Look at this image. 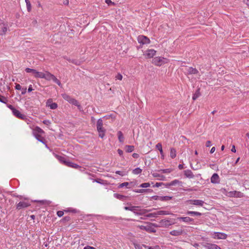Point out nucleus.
Returning <instances> with one entry per match:
<instances>
[{
  "label": "nucleus",
  "instance_id": "46",
  "mask_svg": "<svg viewBox=\"0 0 249 249\" xmlns=\"http://www.w3.org/2000/svg\"><path fill=\"white\" fill-rule=\"evenodd\" d=\"M72 165L73 166H72V167H73V168L79 169L80 171H83L84 170L83 169H82V167L81 166H79L77 164H75V163H73Z\"/></svg>",
  "mask_w": 249,
  "mask_h": 249
},
{
  "label": "nucleus",
  "instance_id": "19",
  "mask_svg": "<svg viewBox=\"0 0 249 249\" xmlns=\"http://www.w3.org/2000/svg\"><path fill=\"white\" fill-rule=\"evenodd\" d=\"M198 73V71L196 68H193L192 67H189L187 70L188 74H197Z\"/></svg>",
  "mask_w": 249,
  "mask_h": 249
},
{
  "label": "nucleus",
  "instance_id": "26",
  "mask_svg": "<svg viewBox=\"0 0 249 249\" xmlns=\"http://www.w3.org/2000/svg\"><path fill=\"white\" fill-rule=\"evenodd\" d=\"M56 157L57 159V160L59 161H60L61 162L64 163V164H65V163H66L67 160H66V159L64 157H62L61 156L56 155Z\"/></svg>",
  "mask_w": 249,
  "mask_h": 249
},
{
  "label": "nucleus",
  "instance_id": "6",
  "mask_svg": "<svg viewBox=\"0 0 249 249\" xmlns=\"http://www.w3.org/2000/svg\"><path fill=\"white\" fill-rule=\"evenodd\" d=\"M175 222L173 221V219H162L160 221V227H167L170 225L174 224Z\"/></svg>",
  "mask_w": 249,
  "mask_h": 249
},
{
  "label": "nucleus",
  "instance_id": "59",
  "mask_svg": "<svg viewBox=\"0 0 249 249\" xmlns=\"http://www.w3.org/2000/svg\"><path fill=\"white\" fill-rule=\"evenodd\" d=\"M84 249H96L95 248L89 246H86Z\"/></svg>",
  "mask_w": 249,
  "mask_h": 249
},
{
  "label": "nucleus",
  "instance_id": "45",
  "mask_svg": "<svg viewBox=\"0 0 249 249\" xmlns=\"http://www.w3.org/2000/svg\"><path fill=\"white\" fill-rule=\"evenodd\" d=\"M157 215H158V214L157 213V212H154L147 214L146 216L148 217H156Z\"/></svg>",
  "mask_w": 249,
  "mask_h": 249
},
{
  "label": "nucleus",
  "instance_id": "55",
  "mask_svg": "<svg viewBox=\"0 0 249 249\" xmlns=\"http://www.w3.org/2000/svg\"><path fill=\"white\" fill-rule=\"evenodd\" d=\"M15 88L17 90H20L21 89V87L19 84H17L16 85Z\"/></svg>",
  "mask_w": 249,
  "mask_h": 249
},
{
  "label": "nucleus",
  "instance_id": "15",
  "mask_svg": "<svg viewBox=\"0 0 249 249\" xmlns=\"http://www.w3.org/2000/svg\"><path fill=\"white\" fill-rule=\"evenodd\" d=\"M34 135L36 138L39 142H41L42 143L45 144L46 146H47L46 144V141L44 137H42L40 134L34 133Z\"/></svg>",
  "mask_w": 249,
  "mask_h": 249
},
{
  "label": "nucleus",
  "instance_id": "30",
  "mask_svg": "<svg viewBox=\"0 0 249 249\" xmlns=\"http://www.w3.org/2000/svg\"><path fill=\"white\" fill-rule=\"evenodd\" d=\"M118 136L119 142H124V137L123 136V134L122 131H119L118 132Z\"/></svg>",
  "mask_w": 249,
  "mask_h": 249
},
{
  "label": "nucleus",
  "instance_id": "8",
  "mask_svg": "<svg viewBox=\"0 0 249 249\" xmlns=\"http://www.w3.org/2000/svg\"><path fill=\"white\" fill-rule=\"evenodd\" d=\"M139 228L142 230H144L145 231H147L148 232H156V230L154 228L152 227L150 223H148V224L146 226H138Z\"/></svg>",
  "mask_w": 249,
  "mask_h": 249
},
{
  "label": "nucleus",
  "instance_id": "25",
  "mask_svg": "<svg viewBox=\"0 0 249 249\" xmlns=\"http://www.w3.org/2000/svg\"><path fill=\"white\" fill-rule=\"evenodd\" d=\"M186 213L189 215H196V216H201L202 215V213L197 212H195V211H187Z\"/></svg>",
  "mask_w": 249,
  "mask_h": 249
},
{
  "label": "nucleus",
  "instance_id": "34",
  "mask_svg": "<svg viewBox=\"0 0 249 249\" xmlns=\"http://www.w3.org/2000/svg\"><path fill=\"white\" fill-rule=\"evenodd\" d=\"M210 166L213 170L218 171L219 170L218 165L215 163L210 164Z\"/></svg>",
  "mask_w": 249,
  "mask_h": 249
},
{
  "label": "nucleus",
  "instance_id": "20",
  "mask_svg": "<svg viewBox=\"0 0 249 249\" xmlns=\"http://www.w3.org/2000/svg\"><path fill=\"white\" fill-rule=\"evenodd\" d=\"M0 26H1V32L0 33V35H3L6 34L7 31V25H5L4 23H1L0 24Z\"/></svg>",
  "mask_w": 249,
  "mask_h": 249
},
{
  "label": "nucleus",
  "instance_id": "53",
  "mask_svg": "<svg viewBox=\"0 0 249 249\" xmlns=\"http://www.w3.org/2000/svg\"><path fill=\"white\" fill-rule=\"evenodd\" d=\"M116 78L120 80H121L123 78V76L120 73H118L116 76Z\"/></svg>",
  "mask_w": 249,
  "mask_h": 249
},
{
  "label": "nucleus",
  "instance_id": "12",
  "mask_svg": "<svg viewBox=\"0 0 249 249\" xmlns=\"http://www.w3.org/2000/svg\"><path fill=\"white\" fill-rule=\"evenodd\" d=\"M188 203L196 206H202L204 202L201 200H189Z\"/></svg>",
  "mask_w": 249,
  "mask_h": 249
},
{
  "label": "nucleus",
  "instance_id": "9",
  "mask_svg": "<svg viewBox=\"0 0 249 249\" xmlns=\"http://www.w3.org/2000/svg\"><path fill=\"white\" fill-rule=\"evenodd\" d=\"M138 41L139 43L143 45L150 43V40L147 37L145 36H139L138 37Z\"/></svg>",
  "mask_w": 249,
  "mask_h": 249
},
{
  "label": "nucleus",
  "instance_id": "37",
  "mask_svg": "<svg viewBox=\"0 0 249 249\" xmlns=\"http://www.w3.org/2000/svg\"><path fill=\"white\" fill-rule=\"evenodd\" d=\"M156 148L160 151L161 155L163 154V150L162 149V145L160 143H158L156 145Z\"/></svg>",
  "mask_w": 249,
  "mask_h": 249
},
{
  "label": "nucleus",
  "instance_id": "47",
  "mask_svg": "<svg viewBox=\"0 0 249 249\" xmlns=\"http://www.w3.org/2000/svg\"><path fill=\"white\" fill-rule=\"evenodd\" d=\"M231 193L232 194V196H239L238 195L240 194L241 193L239 192L234 191L231 192Z\"/></svg>",
  "mask_w": 249,
  "mask_h": 249
},
{
  "label": "nucleus",
  "instance_id": "24",
  "mask_svg": "<svg viewBox=\"0 0 249 249\" xmlns=\"http://www.w3.org/2000/svg\"><path fill=\"white\" fill-rule=\"evenodd\" d=\"M201 95L200 92V88H198L195 94H194L192 99L193 100H196L199 96H200Z\"/></svg>",
  "mask_w": 249,
  "mask_h": 249
},
{
  "label": "nucleus",
  "instance_id": "32",
  "mask_svg": "<svg viewBox=\"0 0 249 249\" xmlns=\"http://www.w3.org/2000/svg\"><path fill=\"white\" fill-rule=\"evenodd\" d=\"M25 71L28 73L32 72L34 75V76L37 71L35 69H32L28 68L25 69Z\"/></svg>",
  "mask_w": 249,
  "mask_h": 249
},
{
  "label": "nucleus",
  "instance_id": "22",
  "mask_svg": "<svg viewBox=\"0 0 249 249\" xmlns=\"http://www.w3.org/2000/svg\"><path fill=\"white\" fill-rule=\"evenodd\" d=\"M182 233V230H173L170 231V234L173 236H178Z\"/></svg>",
  "mask_w": 249,
  "mask_h": 249
},
{
  "label": "nucleus",
  "instance_id": "27",
  "mask_svg": "<svg viewBox=\"0 0 249 249\" xmlns=\"http://www.w3.org/2000/svg\"><path fill=\"white\" fill-rule=\"evenodd\" d=\"M153 176L154 177H156V178H159V179L160 180H164L165 179V177H164L163 175H160L159 173H158L157 172H154L153 174Z\"/></svg>",
  "mask_w": 249,
  "mask_h": 249
},
{
  "label": "nucleus",
  "instance_id": "44",
  "mask_svg": "<svg viewBox=\"0 0 249 249\" xmlns=\"http://www.w3.org/2000/svg\"><path fill=\"white\" fill-rule=\"evenodd\" d=\"M50 107V108L52 109H56L57 107V105L55 103H53L51 104L48 105Z\"/></svg>",
  "mask_w": 249,
  "mask_h": 249
},
{
  "label": "nucleus",
  "instance_id": "43",
  "mask_svg": "<svg viewBox=\"0 0 249 249\" xmlns=\"http://www.w3.org/2000/svg\"><path fill=\"white\" fill-rule=\"evenodd\" d=\"M0 102L6 104L7 102V99L5 97L0 95Z\"/></svg>",
  "mask_w": 249,
  "mask_h": 249
},
{
  "label": "nucleus",
  "instance_id": "7",
  "mask_svg": "<svg viewBox=\"0 0 249 249\" xmlns=\"http://www.w3.org/2000/svg\"><path fill=\"white\" fill-rule=\"evenodd\" d=\"M164 60L167 59L164 57H155L152 60V63L156 66H160L162 64L166 63L164 61Z\"/></svg>",
  "mask_w": 249,
  "mask_h": 249
},
{
  "label": "nucleus",
  "instance_id": "62",
  "mask_svg": "<svg viewBox=\"0 0 249 249\" xmlns=\"http://www.w3.org/2000/svg\"><path fill=\"white\" fill-rule=\"evenodd\" d=\"M71 63L75 64V65H79L78 61L76 60H72L71 61Z\"/></svg>",
  "mask_w": 249,
  "mask_h": 249
},
{
  "label": "nucleus",
  "instance_id": "31",
  "mask_svg": "<svg viewBox=\"0 0 249 249\" xmlns=\"http://www.w3.org/2000/svg\"><path fill=\"white\" fill-rule=\"evenodd\" d=\"M34 133H37V134H44L45 133L44 131L38 126H36L34 129Z\"/></svg>",
  "mask_w": 249,
  "mask_h": 249
},
{
  "label": "nucleus",
  "instance_id": "61",
  "mask_svg": "<svg viewBox=\"0 0 249 249\" xmlns=\"http://www.w3.org/2000/svg\"><path fill=\"white\" fill-rule=\"evenodd\" d=\"M106 2L108 5L110 4H114V3L112 2L111 0H106Z\"/></svg>",
  "mask_w": 249,
  "mask_h": 249
},
{
  "label": "nucleus",
  "instance_id": "49",
  "mask_svg": "<svg viewBox=\"0 0 249 249\" xmlns=\"http://www.w3.org/2000/svg\"><path fill=\"white\" fill-rule=\"evenodd\" d=\"M27 5V8L28 12H30L31 10V4L30 2H27L26 4Z\"/></svg>",
  "mask_w": 249,
  "mask_h": 249
},
{
  "label": "nucleus",
  "instance_id": "58",
  "mask_svg": "<svg viewBox=\"0 0 249 249\" xmlns=\"http://www.w3.org/2000/svg\"><path fill=\"white\" fill-rule=\"evenodd\" d=\"M150 225H151V226L152 227H160V225H157V224H155V223H150Z\"/></svg>",
  "mask_w": 249,
  "mask_h": 249
},
{
  "label": "nucleus",
  "instance_id": "16",
  "mask_svg": "<svg viewBox=\"0 0 249 249\" xmlns=\"http://www.w3.org/2000/svg\"><path fill=\"white\" fill-rule=\"evenodd\" d=\"M220 181V178L216 173L213 174L211 178V182L213 183H218Z\"/></svg>",
  "mask_w": 249,
  "mask_h": 249
},
{
  "label": "nucleus",
  "instance_id": "35",
  "mask_svg": "<svg viewBox=\"0 0 249 249\" xmlns=\"http://www.w3.org/2000/svg\"><path fill=\"white\" fill-rule=\"evenodd\" d=\"M157 213L158 214V215H167L170 214L168 211H159L157 212Z\"/></svg>",
  "mask_w": 249,
  "mask_h": 249
},
{
  "label": "nucleus",
  "instance_id": "17",
  "mask_svg": "<svg viewBox=\"0 0 249 249\" xmlns=\"http://www.w3.org/2000/svg\"><path fill=\"white\" fill-rule=\"evenodd\" d=\"M132 184H133V183L132 182H125L120 184L118 186V188H122L124 187H125L127 188H130L132 186Z\"/></svg>",
  "mask_w": 249,
  "mask_h": 249
},
{
  "label": "nucleus",
  "instance_id": "56",
  "mask_svg": "<svg viewBox=\"0 0 249 249\" xmlns=\"http://www.w3.org/2000/svg\"><path fill=\"white\" fill-rule=\"evenodd\" d=\"M118 152V154H119V155L120 156H122L123 155V151L120 149H118V150H117Z\"/></svg>",
  "mask_w": 249,
  "mask_h": 249
},
{
  "label": "nucleus",
  "instance_id": "11",
  "mask_svg": "<svg viewBox=\"0 0 249 249\" xmlns=\"http://www.w3.org/2000/svg\"><path fill=\"white\" fill-rule=\"evenodd\" d=\"M202 245L205 248L208 249H221L217 245L213 244L208 243H203Z\"/></svg>",
  "mask_w": 249,
  "mask_h": 249
},
{
  "label": "nucleus",
  "instance_id": "41",
  "mask_svg": "<svg viewBox=\"0 0 249 249\" xmlns=\"http://www.w3.org/2000/svg\"><path fill=\"white\" fill-rule=\"evenodd\" d=\"M150 183L149 182L143 183L141 184L139 187L142 188H147L150 186Z\"/></svg>",
  "mask_w": 249,
  "mask_h": 249
},
{
  "label": "nucleus",
  "instance_id": "18",
  "mask_svg": "<svg viewBox=\"0 0 249 249\" xmlns=\"http://www.w3.org/2000/svg\"><path fill=\"white\" fill-rule=\"evenodd\" d=\"M178 219L181 220L187 223H189L194 221V219L191 218L189 217H178Z\"/></svg>",
  "mask_w": 249,
  "mask_h": 249
},
{
  "label": "nucleus",
  "instance_id": "38",
  "mask_svg": "<svg viewBox=\"0 0 249 249\" xmlns=\"http://www.w3.org/2000/svg\"><path fill=\"white\" fill-rule=\"evenodd\" d=\"M172 198V197L169 196H164L160 197V200L161 201H168Z\"/></svg>",
  "mask_w": 249,
  "mask_h": 249
},
{
  "label": "nucleus",
  "instance_id": "50",
  "mask_svg": "<svg viewBox=\"0 0 249 249\" xmlns=\"http://www.w3.org/2000/svg\"><path fill=\"white\" fill-rule=\"evenodd\" d=\"M57 214L58 216L61 217L64 214V212L62 211H59L57 212Z\"/></svg>",
  "mask_w": 249,
  "mask_h": 249
},
{
  "label": "nucleus",
  "instance_id": "23",
  "mask_svg": "<svg viewBox=\"0 0 249 249\" xmlns=\"http://www.w3.org/2000/svg\"><path fill=\"white\" fill-rule=\"evenodd\" d=\"M114 196L116 198L121 200H125L126 199V198H127V196H125L120 195L119 194H116V193L114 194Z\"/></svg>",
  "mask_w": 249,
  "mask_h": 249
},
{
  "label": "nucleus",
  "instance_id": "48",
  "mask_svg": "<svg viewBox=\"0 0 249 249\" xmlns=\"http://www.w3.org/2000/svg\"><path fill=\"white\" fill-rule=\"evenodd\" d=\"M95 181L97 182V183H100V184H104V180L103 179H101L100 178H97L95 180Z\"/></svg>",
  "mask_w": 249,
  "mask_h": 249
},
{
  "label": "nucleus",
  "instance_id": "57",
  "mask_svg": "<svg viewBox=\"0 0 249 249\" xmlns=\"http://www.w3.org/2000/svg\"><path fill=\"white\" fill-rule=\"evenodd\" d=\"M160 196H153L152 197V198L153 199H155V200H158V199L160 200Z\"/></svg>",
  "mask_w": 249,
  "mask_h": 249
},
{
  "label": "nucleus",
  "instance_id": "10",
  "mask_svg": "<svg viewBox=\"0 0 249 249\" xmlns=\"http://www.w3.org/2000/svg\"><path fill=\"white\" fill-rule=\"evenodd\" d=\"M227 234L222 232H214L213 234V238L218 239H225L227 238Z\"/></svg>",
  "mask_w": 249,
  "mask_h": 249
},
{
  "label": "nucleus",
  "instance_id": "14",
  "mask_svg": "<svg viewBox=\"0 0 249 249\" xmlns=\"http://www.w3.org/2000/svg\"><path fill=\"white\" fill-rule=\"evenodd\" d=\"M30 205V204L24 201L19 202L16 206V209L20 210L23 208H27Z\"/></svg>",
  "mask_w": 249,
  "mask_h": 249
},
{
  "label": "nucleus",
  "instance_id": "21",
  "mask_svg": "<svg viewBox=\"0 0 249 249\" xmlns=\"http://www.w3.org/2000/svg\"><path fill=\"white\" fill-rule=\"evenodd\" d=\"M153 190L150 189H138L134 191V192L136 193H152L153 192Z\"/></svg>",
  "mask_w": 249,
  "mask_h": 249
},
{
  "label": "nucleus",
  "instance_id": "51",
  "mask_svg": "<svg viewBox=\"0 0 249 249\" xmlns=\"http://www.w3.org/2000/svg\"><path fill=\"white\" fill-rule=\"evenodd\" d=\"M73 162H71V161H68V160H67V161L66 163H65V165H67V166H68L71 167H72V166H73V165H73Z\"/></svg>",
  "mask_w": 249,
  "mask_h": 249
},
{
  "label": "nucleus",
  "instance_id": "4",
  "mask_svg": "<svg viewBox=\"0 0 249 249\" xmlns=\"http://www.w3.org/2000/svg\"><path fill=\"white\" fill-rule=\"evenodd\" d=\"M7 107L10 109L13 113V114L18 118L25 120L26 119V116L23 114H22L19 111L16 109L12 105H7Z\"/></svg>",
  "mask_w": 249,
  "mask_h": 249
},
{
  "label": "nucleus",
  "instance_id": "28",
  "mask_svg": "<svg viewBox=\"0 0 249 249\" xmlns=\"http://www.w3.org/2000/svg\"><path fill=\"white\" fill-rule=\"evenodd\" d=\"M170 157L172 159H174L176 157V150L175 148H171L170 149Z\"/></svg>",
  "mask_w": 249,
  "mask_h": 249
},
{
  "label": "nucleus",
  "instance_id": "1",
  "mask_svg": "<svg viewBox=\"0 0 249 249\" xmlns=\"http://www.w3.org/2000/svg\"><path fill=\"white\" fill-rule=\"evenodd\" d=\"M165 185L166 187H168L170 186H176L178 185L179 187L182 186V183L181 181H179L178 179H175L170 183H167L166 184H164L162 182H157L155 185L153 186V187H159L160 186H161V185Z\"/></svg>",
  "mask_w": 249,
  "mask_h": 249
},
{
  "label": "nucleus",
  "instance_id": "60",
  "mask_svg": "<svg viewBox=\"0 0 249 249\" xmlns=\"http://www.w3.org/2000/svg\"><path fill=\"white\" fill-rule=\"evenodd\" d=\"M211 142L210 141H208L206 142V147H210L211 145Z\"/></svg>",
  "mask_w": 249,
  "mask_h": 249
},
{
  "label": "nucleus",
  "instance_id": "39",
  "mask_svg": "<svg viewBox=\"0 0 249 249\" xmlns=\"http://www.w3.org/2000/svg\"><path fill=\"white\" fill-rule=\"evenodd\" d=\"M62 97L64 99L69 102V101L71 99V96H70L69 95L64 93L62 94Z\"/></svg>",
  "mask_w": 249,
  "mask_h": 249
},
{
  "label": "nucleus",
  "instance_id": "40",
  "mask_svg": "<svg viewBox=\"0 0 249 249\" xmlns=\"http://www.w3.org/2000/svg\"><path fill=\"white\" fill-rule=\"evenodd\" d=\"M147 248V247L144 245H140L138 244H135V248L136 249H142V247Z\"/></svg>",
  "mask_w": 249,
  "mask_h": 249
},
{
  "label": "nucleus",
  "instance_id": "52",
  "mask_svg": "<svg viewBox=\"0 0 249 249\" xmlns=\"http://www.w3.org/2000/svg\"><path fill=\"white\" fill-rule=\"evenodd\" d=\"M62 220L65 222H68L71 220V217L70 216H65Z\"/></svg>",
  "mask_w": 249,
  "mask_h": 249
},
{
  "label": "nucleus",
  "instance_id": "29",
  "mask_svg": "<svg viewBox=\"0 0 249 249\" xmlns=\"http://www.w3.org/2000/svg\"><path fill=\"white\" fill-rule=\"evenodd\" d=\"M126 152H131L134 150V146L133 145H126L125 148Z\"/></svg>",
  "mask_w": 249,
  "mask_h": 249
},
{
  "label": "nucleus",
  "instance_id": "2",
  "mask_svg": "<svg viewBox=\"0 0 249 249\" xmlns=\"http://www.w3.org/2000/svg\"><path fill=\"white\" fill-rule=\"evenodd\" d=\"M103 122L102 119H99L97 122V130L99 133V137L103 138L105 135L106 129L103 127Z\"/></svg>",
  "mask_w": 249,
  "mask_h": 249
},
{
  "label": "nucleus",
  "instance_id": "64",
  "mask_svg": "<svg viewBox=\"0 0 249 249\" xmlns=\"http://www.w3.org/2000/svg\"><path fill=\"white\" fill-rule=\"evenodd\" d=\"M244 1L249 7V0H244Z\"/></svg>",
  "mask_w": 249,
  "mask_h": 249
},
{
  "label": "nucleus",
  "instance_id": "33",
  "mask_svg": "<svg viewBox=\"0 0 249 249\" xmlns=\"http://www.w3.org/2000/svg\"><path fill=\"white\" fill-rule=\"evenodd\" d=\"M44 74V73H43L41 72H39V71H37L35 75V77L36 78H43Z\"/></svg>",
  "mask_w": 249,
  "mask_h": 249
},
{
  "label": "nucleus",
  "instance_id": "36",
  "mask_svg": "<svg viewBox=\"0 0 249 249\" xmlns=\"http://www.w3.org/2000/svg\"><path fill=\"white\" fill-rule=\"evenodd\" d=\"M71 104L77 106L78 107V109L79 110H81V106L79 104L78 102L76 100L74 99L73 101H72V102Z\"/></svg>",
  "mask_w": 249,
  "mask_h": 249
},
{
  "label": "nucleus",
  "instance_id": "63",
  "mask_svg": "<svg viewBox=\"0 0 249 249\" xmlns=\"http://www.w3.org/2000/svg\"><path fill=\"white\" fill-rule=\"evenodd\" d=\"M132 156L134 158H138L139 157V155L137 153H133Z\"/></svg>",
  "mask_w": 249,
  "mask_h": 249
},
{
  "label": "nucleus",
  "instance_id": "42",
  "mask_svg": "<svg viewBox=\"0 0 249 249\" xmlns=\"http://www.w3.org/2000/svg\"><path fill=\"white\" fill-rule=\"evenodd\" d=\"M184 175H185L186 177L190 178H193L194 176L193 172H185Z\"/></svg>",
  "mask_w": 249,
  "mask_h": 249
},
{
  "label": "nucleus",
  "instance_id": "5",
  "mask_svg": "<svg viewBox=\"0 0 249 249\" xmlns=\"http://www.w3.org/2000/svg\"><path fill=\"white\" fill-rule=\"evenodd\" d=\"M140 208V206H130V211L139 215H142L150 211V210L143 209L140 210V212H138Z\"/></svg>",
  "mask_w": 249,
  "mask_h": 249
},
{
  "label": "nucleus",
  "instance_id": "3",
  "mask_svg": "<svg viewBox=\"0 0 249 249\" xmlns=\"http://www.w3.org/2000/svg\"><path fill=\"white\" fill-rule=\"evenodd\" d=\"M43 78L48 81L52 80L55 83H56L58 86H61V83L60 81L58 79H57V78L54 75L51 74L48 71H45L44 74Z\"/></svg>",
  "mask_w": 249,
  "mask_h": 249
},
{
  "label": "nucleus",
  "instance_id": "13",
  "mask_svg": "<svg viewBox=\"0 0 249 249\" xmlns=\"http://www.w3.org/2000/svg\"><path fill=\"white\" fill-rule=\"evenodd\" d=\"M156 51L153 49H149L147 50L145 54L144 55H145L146 58H151L153 57V56L156 54Z\"/></svg>",
  "mask_w": 249,
  "mask_h": 249
},
{
  "label": "nucleus",
  "instance_id": "54",
  "mask_svg": "<svg viewBox=\"0 0 249 249\" xmlns=\"http://www.w3.org/2000/svg\"><path fill=\"white\" fill-rule=\"evenodd\" d=\"M43 123L46 125H49L51 124V122L49 120H44L43 121Z\"/></svg>",
  "mask_w": 249,
  "mask_h": 249
}]
</instances>
